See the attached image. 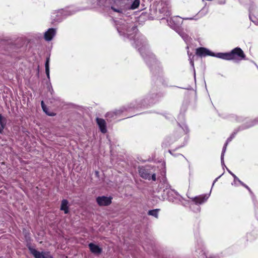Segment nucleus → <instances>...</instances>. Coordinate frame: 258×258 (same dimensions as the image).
<instances>
[{"instance_id":"nucleus-31","label":"nucleus","mask_w":258,"mask_h":258,"mask_svg":"<svg viewBox=\"0 0 258 258\" xmlns=\"http://www.w3.org/2000/svg\"><path fill=\"white\" fill-rule=\"evenodd\" d=\"M190 64L192 65V66H194V61L191 60L190 62Z\"/></svg>"},{"instance_id":"nucleus-10","label":"nucleus","mask_w":258,"mask_h":258,"mask_svg":"<svg viewBox=\"0 0 258 258\" xmlns=\"http://www.w3.org/2000/svg\"><path fill=\"white\" fill-rule=\"evenodd\" d=\"M208 197L206 195H201L197 197L192 198V201H194L196 204H202L205 203Z\"/></svg>"},{"instance_id":"nucleus-2","label":"nucleus","mask_w":258,"mask_h":258,"mask_svg":"<svg viewBox=\"0 0 258 258\" xmlns=\"http://www.w3.org/2000/svg\"><path fill=\"white\" fill-rule=\"evenodd\" d=\"M136 42L137 47H139V51L145 59L146 62L149 64L151 63L156 64L157 61L155 56L148 50L146 41H143V42H141L140 44H139V41L138 40L136 41Z\"/></svg>"},{"instance_id":"nucleus-26","label":"nucleus","mask_w":258,"mask_h":258,"mask_svg":"<svg viewBox=\"0 0 258 258\" xmlns=\"http://www.w3.org/2000/svg\"><path fill=\"white\" fill-rule=\"evenodd\" d=\"M164 15L166 16H170V15H171L170 11L169 10L166 11Z\"/></svg>"},{"instance_id":"nucleus-33","label":"nucleus","mask_w":258,"mask_h":258,"mask_svg":"<svg viewBox=\"0 0 258 258\" xmlns=\"http://www.w3.org/2000/svg\"><path fill=\"white\" fill-rule=\"evenodd\" d=\"M169 187V185L168 184H167L166 186V189H167Z\"/></svg>"},{"instance_id":"nucleus-24","label":"nucleus","mask_w":258,"mask_h":258,"mask_svg":"<svg viewBox=\"0 0 258 258\" xmlns=\"http://www.w3.org/2000/svg\"><path fill=\"white\" fill-rule=\"evenodd\" d=\"M111 9L115 12H117V13H121L122 12V10L121 9H116L115 8H114L113 7H111Z\"/></svg>"},{"instance_id":"nucleus-8","label":"nucleus","mask_w":258,"mask_h":258,"mask_svg":"<svg viewBox=\"0 0 258 258\" xmlns=\"http://www.w3.org/2000/svg\"><path fill=\"white\" fill-rule=\"evenodd\" d=\"M56 31L55 29L53 28H49L46 32L44 33V39L46 41H50L54 36L55 35Z\"/></svg>"},{"instance_id":"nucleus-9","label":"nucleus","mask_w":258,"mask_h":258,"mask_svg":"<svg viewBox=\"0 0 258 258\" xmlns=\"http://www.w3.org/2000/svg\"><path fill=\"white\" fill-rule=\"evenodd\" d=\"M96 122L99 126L100 130L102 133H106L107 132L106 122L104 119L97 117L96 118Z\"/></svg>"},{"instance_id":"nucleus-27","label":"nucleus","mask_w":258,"mask_h":258,"mask_svg":"<svg viewBox=\"0 0 258 258\" xmlns=\"http://www.w3.org/2000/svg\"><path fill=\"white\" fill-rule=\"evenodd\" d=\"M201 258H206V256L205 254V253L203 252V251H201Z\"/></svg>"},{"instance_id":"nucleus-35","label":"nucleus","mask_w":258,"mask_h":258,"mask_svg":"<svg viewBox=\"0 0 258 258\" xmlns=\"http://www.w3.org/2000/svg\"><path fill=\"white\" fill-rule=\"evenodd\" d=\"M132 28L134 29V30L136 29V28L135 27H133Z\"/></svg>"},{"instance_id":"nucleus-11","label":"nucleus","mask_w":258,"mask_h":258,"mask_svg":"<svg viewBox=\"0 0 258 258\" xmlns=\"http://www.w3.org/2000/svg\"><path fill=\"white\" fill-rule=\"evenodd\" d=\"M129 27L126 23H123L120 27H117V30L119 33L128 34Z\"/></svg>"},{"instance_id":"nucleus-13","label":"nucleus","mask_w":258,"mask_h":258,"mask_svg":"<svg viewBox=\"0 0 258 258\" xmlns=\"http://www.w3.org/2000/svg\"><path fill=\"white\" fill-rule=\"evenodd\" d=\"M7 123V120L5 117L0 114V133H2Z\"/></svg>"},{"instance_id":"nucleus-6","label":"nucleus","mask_w":258,"mask_h":258,"mask_svg":"<svg viewBox=\"0 0 258 258\" xmlns=\"http://www.w3.org/2000/svg\"><path fill=\"white\" fill-rule=\"evenodd\" d=\"M196 54L200 56H206L207 55L216 56V54L210 51L209 49L204 47H200L196 49Z\"/></svg>"},{"instance_id":"nucleus-17","label":"nucleus","mask_w":258,"mask_h":258,"mask_svg":"<svg viewBox=\"0 0 258 258\" xmlns=\"http://www.w3.org/2000/svg\"><path fill=\"white\" fill-rule=\"evenodd\" d=\"M49 57H47L46 59V62H45V72H46V74L47 75V77L49 79L50 76H49Z\"/></svg>"},{"instance_id":"nucleus-34","label":"nucleus","mask_w":258,"mask_h":258,"mask_svg":"<svg viewBox=\"0 0 258 258\" xmlns=\"http://www.w3.org/2000/svg\"><path fill=\"white\" fill-rule=\"evenodd\" d=\"M71 14V13H69V14H66V13H65V14H64V15H70Z\"/></svg>"},{"instance_id":"nucleus-32","label":"nucleus","mask_w":258,"mask_h":258,"mask_svg":"<svg viewBox=\"0 0 258 258\" xmlns=\"http://www.w3.org/2000/svg\"><path fill=\"white\" fill-rule=\"evenodd\" d=\"M218 178H216L214 181V182L213 183V185L214 184V183H215V182L217 180Z\"/></svg>"},{"instance_id":"nucleus-28","label":"nucleus","mask_w":258,"mask_h":258,"mask_svg":"<svg viewBox=\"0 0 258 258\" xmlns=\"http://www.w3.org/2000/svg\"><path fill=\"white\" fill-rule=\"evenodd\" d=\"M177 32H178V33L182 36V38H184L185 36H186V35H184L183 33H180V32H178L177 29L176 30Z\"/></svg>"},{"instance_id":"nucleus-18","label":"nucleus","mask_w":258,"mask_h":258,"mask_svg":"<svg viewBox=\"0 0 258 258\" xmlns=\"http://www.w3.org/2000/svg\"><path fill=\"white\" fill-rule=\"evenodd\" d=\"M159 211V209H158L150 210L148 211V214L149 215L153 216L155 218H157L158 217Z\"/></svg>"},{"instance_id":"nucleus-20","label":"nucleus","mask_w":258,"mask_h":258,"mask_svg":"<svg viewBox=\"0 0 258 258\" xmlns=\"http://www.w3.org/2000/svg\"><path fill=\"white\" fill-rule=\"evenodd\" d=\"M236 132H234L232 133L231 136L227 139L226 143L225 144L224 147H226V148H227V146L229 142H231L232 140L234 138L235 135L236 134Z\"/></svg>"},{"instance_id":"nucleus-30","label":"nucleus","mask_w":258,"mask_h":258,"mask_svg":"<svg viewBox=\"0 0 258 258\" xmlns=\"http://www.w3.org/2000/svg\"><path fill=\"white\" fill-rule=\"evenodd\" d=\"M61 14H63L64 11L63 10H61L59 11Z\"/></svg>"},{"instance_id":"nucleus-22","label":"nucleus","mask_w":258,"mask_h":258,"mask_svg":"<svg viewBox=\"0 0 258 258\" xmlns=\"http://www.w3.org/2000/svg\"><path fill=\"white\" fill-rule=\"evenodd\" d=\"M44 108V110H43L47 115H48L49 116H53L54 115H55V113H52V112H48V108L46 107V106H45V108Z\"/></svg>"},{"instance_id":"nucleus-21","label":"nucleus","mask_w":258,"mask_h":258,"mask_svg":"<svg viewBox=\"0 0 258 258\" xmlns=\"http://www.w3.org/2000/svg\"><path fill=\"white\" fill-rule=\"evenodd\" d=\"M226 150V147H223L221 156V163L222 164H224V154H225Z\"/></svg>"},{"instance_id":"nucleus-16","label":"nucleus","mask_w":258,"mask_h":258,"mask_svg":"<svg viewBox=\"0 0 258 258\" xmlns=\"http://www.w3.org/2000/svg\"><path fill=\"white\" fill-rule=\"evenodd\" d=\"M208 13V9L206 8L203 9L201 11H200L198 14L197 16L198 18L195 19V20H197L199 18L205 16ZM185 20H192L194 18H185Z\"/></svg>"},{"instance_id":"nucleus-12","label":"nucleus","mask_w":258,"mask_h":258,"mask_svg":"<svg viewBox=\"0 0 258 258\" xmlns=\"http://www.w3.org/2000/svg\"><path fill=\"white\" fill-rule=\"evenodd\" d=\"M69 202L67 200H62L61 203L60 210L63 211L65 214L69 213Z\"/></svg>"},{"instance_id":"nucleus-19","label":"nucleus","mask_w":258,"mask_h":258,"mask_svg":"<svg viewBox=\"0 0 258 258\" xmlns=\"http://www.w3.org/2000/svg\"><path fill=\"white\" fill-rule=\"evenodd\" d=\"M140 3V0H135L131 6L130 9L132 10L137 9L139 6Z\"/></svg>"},{"instance_id":"nucleus-29","label":"nucleus","mask_w":258,"mask_h":258,"mask_svg":"<svg viewBox=\"0 0 258 258\" xmlns=\"http://www.w3.org/2000/svg\"><path fill=\"white\" fill-rule=\"evenodd\" d=\"M41 107H42L43 110H44V108H45V105L44 103V102L43 101H41Z\"/></svg>"},{"instance_id":"nucleus-23","label":"nucleus","mask_w":258,"mask_h":258,"mask_svg":"<svg viewBox=\"0 0 258 258\" xmlns=\"http://www.w3.org/2000/svg\"><path fill=\"white\" fill-rule=\"evenodd\" d=\"M238 182L239 183H240V184L243 185L244 187H245V188H246L248 191L250 192V193H252V191H251L250 188L247 186L246 185V184H245L243 182H242L241 181H240V180H238Z\"/></svg>"},{"instance_id":"nucleus-7","label":"nucleus","mask_w":258,"mask_h":258,"mask_svg":"<svg viewBox=\"0 0 258 258\" xmlns=\"http://www.w3.org/2000/svg\"><path fill=\"white\" fill-rule=\"evenodd\" d=\"M88 247L91 252L96 255H99L102 251L101 247L93 243H90L88 244Z\"/></svg>"},{"instance_id":"nucleus-4","label":"nucleus","mask_w":258,"mask_h":258,"mask_svg":"<svg viewBox=\"0 0 258 258\" xmlns=\"http://www.w3.org/2000/svg\"><path fill=\"white\" fill-rule=\"evenodd\" d=\"M29 250L35 258H53L48 252H40L31 247H29Z\"/></svg>"},{"instance_id":"nucleus-15","label":"nucleus","mask_w":258,"mask_h":258,"mask_svg":"<svg viewBox=\"0 0 258 258\" xmlns=\"http://www.w3.org/2000/svg\"><path fill=\"white\" fill-rule=\"evenodd\" d=\"M256 9H257V6H256V5L253 2L251 3L250 4L249 8V19L252 22H253V21L251 19V14L252 13L254 12Z\"/></svg>"},{"instance_id":"nucleus-5","label":"nucleus","mask_w":258,"mask_h":258,"mask_svg":"<svg viewBox=\"0 0 258 258\" xmlns=\"http://www.w3.org/2000/svg\"><path fill=\"white\" fill-rule=\"evenodd\" d=\"M112 198L105 196H100L96 198V202L99 206H108L111 203Z\"/></svg>"},{"instance_id":"nucleus-1","label":"nucleus","mask_w":258,"mask_h":258,"mask_svg":"<svg viewBox=\"0 0 258 258\" xmlns=\"http://www.w3.org/2000/svg\"><path fill=\"white\" fill-rule=\"evenodd\" d=\"M216 57L225 60H242L245 59V55L239 47H236L228 53H217Z\"/></svg>"},{"instance_id":"nucleus-25","label":"nucleus","mask_w":258,"mask_h":258,"mask_svg":"<svg viewBox=\"0 0 258 258\" xmlns=\"http://www.w3.org/2000/svg\"><path fill=\"white\" fill-rule=\"evenodd\" d=\"M228 172L232 175V176L234 177V180L235 181H238V180H239L238 179V178L234 174H233L232 172H231L230 170H228Z\"/></svg>"},{"instance_id":"nucleus-36","label":"nucleus","mask_w":258,"mask_h":258,"mask_svg":"<svg viewBox=\"0 0 258 258\" xmlns=\"http://www.w3.org/2000/svg\"><path fill=\"white\" fill-rule=\"evenodd\" d=\"M96 174H98V171H96Z\"/></svg>"},{"instance_id":"nucleus-14","label":"nucleus","mask_w":258,"mask_h":258,"mask_svg":"<svg viewBox=\"0 0 258 258\" xmlns=\"http://www.w3.org/2000/svg\"><path fill=\"white\" fill-rule=\"evenodd\" d=\"M123 111V110H118L114 112H109L106 113V116L108 118H114L115 116H116L117 115L122 113Z\"/></svg>"},{"instance_id":"nucleus-37","label":"nucleus","mask_w":258,"mask_h":258,"mask_svg":"<svg viewBox=\"0 0 258 258\" xmlns=\"http://www.w3.org/2000/svg\"><path fill=\"white\" fill-rule=\"evenodd\" d=\"M161 12L162 13H163V10H161Z\"/></svg>"},{"instance_id":"nucleus-3","label":"nucleus","mask_w":258,"mask_h":258,"mask_svg":"<svg viewBox=\"0 0 258 258\" xmlns=\"http://www.w3.org/2000/svg\"><path fill=\"white\" fill-rule=\"evenodd\" d=\"M152 169L150 166H142L139 167V172L141 177L148 180L152 179L153 181L156 180L155 173L152 172Z\"/></svg>"}]
</instances>
